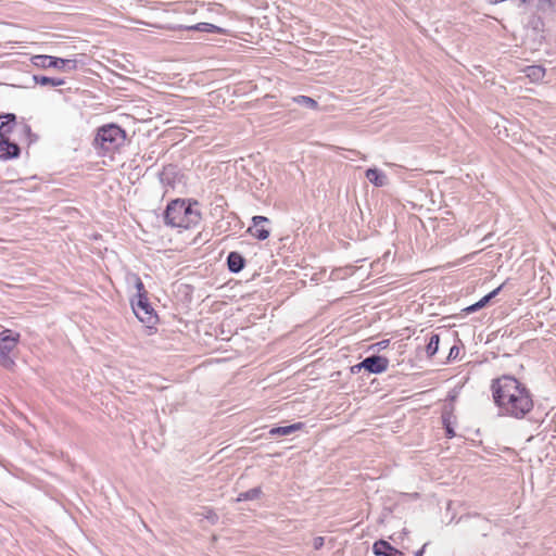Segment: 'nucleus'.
<instances>
[{
    "mask_svg": "<svg viewBox=\"0 0 556 556\" xmlns=\"http://www.w3.org/2000/svg\"><path fill=\"white\" fill-rule=\"evenodd\" d=\"M491 391L494 404L503 416L522 419L533 408L530 390L514 376L493 379Z\"/></svg>",
    "mask_w": 556,
    "mask_h": 556,
    "instance_id": "obj_1",
    "label": "nucleus"
},
{
    "mask_svg": "<svg viewBox=\"0 0 556 556\" xmlns=\"http://www.w3.org/2000/svg\"><path fill=\"white\" fill-rule=\"evenodd\" d=\"M197 206H199V202L195 200H172L163 213L164 224L173 228L189 229L195 227L202 219V214Z\"/></svg>",
    "mask_w": 556,
    "mask_h": 556,
    "instance_id": "obj_2",
    "label": "nucleus"
},
{
    "mask_svg": "<svg viewBox=\"0 0 556 556\" xmlns=\"http://www.w3.org/2000/svg\"><path fill=\"white\" fill-rule=\"evenodd\" d=\"M126 131L116 124H108L100 127L97 131L94 142L105 153H112L118 150L125 143Z\"/></svg>",
    "mask_w": 556,
    "mask_h": 556,
    "instance_id": "obj_3",
    "label": "nucleus"
},
{
    "mask_svg": "<svg viewBox=\"0 0 556 556\" xmlns=\"http://www.w3.org/2000/svg\"><path fill=\"white\" fill-rule=\"evenodd\" d=\"M31 63L39 68H56L62 72H72L77 68V61L71 59H62L52 55L38 54L31 58Z\"/></svg>",
    "mask_w": 556,
    "mask_h": 556,
    "instance_id": "obj_4",
    "label": "nucleus"
},
{
    "mask_svg": "<svg viewBox=\"0 0 556 556\" xmlns=\"http://www.w3.org/2000/svg\"><path fill=\"white\" fill-rule=\"evenodd\" d=\"M131 307L138 319L149 328L159 319L146 294L139 293L138 300L131 302Z\"/></svg>",
    "mask_w": 556,
    "mask_h": 556,
    "instance_id": "obj_5",
    "label": "nucleus"
},
{
    "mask_svg": "<svg viewBox=\"0 0 556 556\" xmlns=\"http://www.w3.org/2000/svg\"><path fill=\"white\" fill-rule=\"evenodd\" d=\"M389 359L386 356L379 354H372L364 358L361 363L351 367L353 374L359 372L362 369L368 374H381L387 370Z\"/></svg>",
    "mask_w": 556,
    "mask_h": 556,
    "instance_id": "obj_6",
    "label": "nucleus"
},
{
    "mask_svg": "<svg viewBox=\"0 0 556 556\" xmlns=\"http://www.w3.org/2000/svg\"><path fill=\"white\" fill-rule=\"evenodd\" d=\"M265 224H270L269 218L261 215L253 216L252 226L249 227L248 232L257 240H266L270 232L269 229L265 227Z\"/></svg>",
    "mask_w": 556,
    "mask_h": 556,
    "instance_id": "obj_7",
    "label": "nucleus"
},
{
    "mask_svg": "<svg viewBox=\"0 0 556 556\" xmlns=\"http://www.w3.org/2000/svg\"><path fill=\"white\" fill-rule=\"evenodd\" d=\"M505 283H502L501 286H498L497 288H495L494 290H492L491 292H489L488 294H485L484 296H482L478 302L465 307L463 309V313L465 315H469V314H472V313H476L484 307H486L488 305H490V303L492 302V300L498 295V293L501 292V290L503 289Z\"/></svg>",
    "mask_w": 556,
    "mask_h": 556,
    "instance_id": "obj_8",
    "label": "nucleus"
},
{
    "mask_svg": "<svg viewBox=\"0 0 556 556\" xmlns=\"http://www.w3.org/2000/svg\"><path fill=\"white\" fill-rule=\"evenodd\" d=\"M21 154V148L10 138L0 139V160L17 159Z\"/></svg>",
    "mask_w": 556,
    "mask_h": 556,
    "instance_id": "obj_9",
    "label": "nucleus"
},
{
    "mask_svg": "<svg viewBox=\"0 0 556 556\" xmlns=\"http://www.w3.org/2000/svg\"><path fill=\"white\" fill-rule=\"evenodd\" d=\"M372 552L376 556H404V553L386 540H378L372 545Z\"/></svg>",
    "mask_w": 556,
    "mask_h": 556,
    "instance_id": "obj_10",
    "label": "nucleus"
},
{
    "mask_svg": "<svg viewBox=\"0 0 556 556\" xmlns=\"http://www.w3.org/2000/svg\"><path fill=\"white\" fill-rule=\"evenodd\" d=\"M16 126V115L14 113H2L0 119V139L10 138L9 135Z\"/></svg>",
    "mask_w": 556,
    "mask_h": 556,
    "instance_id": "obj_11",
    "label": "nucleus"
},
{
    "mask_svg": "<svg viewBox=\"0 0 556 556\" xmlns=\"http://www.w3.org/2000/svg\"><path fill=\"white\" fill-rule=\"evenodd\" d=\"M226 263L230 273L238 274L245 267L247 262L241 253L231 251L227 255Z\"/></svg>",
    "mask_w": 556,
    "mask_h": 556,
    "instance_id": "obj_12",
    "label": "nucleus"
},
{
    "mask_svg": "<svg viewBox=\"0 0 556 556\" xmlns=\"http://www.w3.org/2000/svg\"><path fill=\"white\" fill-rule=\"evenodd\" d=\"M522 3L530 2L536 11L548 16L556 13V0H521Z\"/></svg>",
    "mask_w": 556,
    "mask_h": 556,
    "instance_id": "obj_13",
    "label": "nucleus"
},
{
    "mask_svg": "<svg viewBox=\"0 0 556 556\" xmlns=\"http://www.w3.org/2000/svg\"><path fill=\"white\" fill-rule=\"evenodd\" d=\"M304 422H294L288 426H278L269 429L268 433L270 437H285L290 435L304 428Z\"/></svg>",
    "mask_w": 556,
    "mask_h": 556,
    "instance_id": "obj_14",
    "label": "nucleus"
},
{
    "mask_svg": "<svg viewBox=\"0 0 556 556\" xmlns=\"http://www.w3.org/2000/svg\"><path fill=\"white\" fill-rule=\"evenodd\" d=\"M441 418H442V425H443V429L445 431L446 438H448V439L454 438L456 435L455 430H454V425L456 424V417L454 416V414L452 412L444 410L442 413Z\"/></svg>",
    "mask_w": 556,
    "mask_h": 556,
    "instance_id": "obj_15",
    "label": "nucleus"
},
{
    "mask_svg": "<svg viewBox=\"0 0 556 556\" xmlns=\"http://www.w3.org/2000/svg\"><path fill=\"white\" fill-rule=\"evenodd\" d=\"M18 339L20 333L5 329L0 334V348H14V345L17 344Z\"/></svg>",
    "mask_w": 556,
    "mask_h": 556,
    "instance_id": "obj_16",
    "label": "nucleus"
},
{
    "mask_svg": "<svg viewBox=\"0 0 556 556\" xmlns=\"http://www.w3.org/2000/svg\"><path fill=\"white\" fill-rule=\"evenodd\" d=\"M366 178L376 187H382L387 184V175L378 168H368Z\"/></svg>",
    "mask_w": 556,
    "mask_h": 556,
    "instance_id": "obj_17",
    "label": "nucleus"
},
{
    "mask_svg": "<svg viewBox=\"0 0 556 556\" xmlns=\"http://www.w3.org/2000/svg\"><path fill=\"white\" fill-rule=\"evenodd\" d=\"M33 79L35 84L40 86H50V87H58L65 84V80L63 78H56V77H49L45 75H34Z\"/></svg>",
    "mask_w": 556,
    "mask_h": 556,
    "instance_id": "obj_18",
    "label": "nucleus"
},
{
    "mask_svg": "<svg viewBox=\"0 0 556 556\" xmlns=\"http://www.w3.org/2000/svg\"><path fill=\"white\" fill-rule=\"evenodd\" d=\"M188 30H197V31H204V33H212V34H225L226 29L216 26L211 23H198L195 25L187 27Z\"/></svg>",
    "mask_w": 556,
    "mask_h": 556,
    "instance_id": "obj_19",
    "label": "nucleus"
},
{
    "mask_svg": "<svg viewBox=\"0 0 556 556\" xmlns=\"http://www.w3.org/2000/svg\"><path fill=\"white\" fill-rule=\"evenodd\" d=\"M16 350H0V364L2 367L12 370L15 366L14 354Z\"/></svg>",
    "mask_w": 556,
    "mask_h": 556,
    "instance_id": "obj_20",
    "label": "nucleus"
},
{
    "mask_svg": "<svg viewBox=\"0 0 556 556\" xmlns=\"http://www.w3.org/2000/svg\"><path fill=\"white\" fill-rule=\"evenodd\" d=\"M526 76L530 78L531 81H540L545 76V68L541 65H531L527 66L525 70Z\"/></svg>",
    "mask_w": 556,
    "mask_h": 556,
    "instance_id": "obj_21",
    "label": "nucleus"
},
{
    "mask_svg": "<svg viewBox=\"0 0 556 556\" xmlns=\"http://www.w3.org/2000/svg\"><path fill=\"white\" fill-rule=\"evenodd\" d=\"M263 494L261 486L252 488L248 491L240 492L238 496L236 497V502H244V501H254L261 497Z\"/></svg>",
    "mask_w": 556,
    "mask_h": 556,
    "instance_id": "obj_22",
    "label": "nucleus"
},
{
    "mask_svg": "<svg viewBox=\"0 0 556 556\" xmlns=\"http://www.w3.org/2000/svg\"><path fill=\"white\" fill-rule=\"evenodd\" d=\"M293 102L301 105V106H304L306 109H309V110H317L318 109V102L311 98V97H307V96H296L294 98H292Z\"/></svg>",
    "mask_w": 556,
    "mask_h": 556,
    "instance_id": "obj_23",
    "label": "nucleus"
},
{
    "mask_svg": "<svg viewBox=\"0 0 556 556\" xmlns=\"http://www.w3.org/2000/svg\"><path fill=\"white\" fill-rule=\"evenodd\" d=\"M529 25L536 31H543L544 23L540 15H533L529 21Z\"/></svg>",
    "mask_w": 556,
    "mask_h": 556,
    "instance_id": "obj_24",
    "label": "nucleus"
},
{
    "mask_svg": "<svg viewBox=\"0 0 556 556\" xmlns=\"http://www.w3.org/2000/svg\"><path fill=\"white\" fill-rule=\"evenodd\" d=\"M447 362L463 358L465 356V350H448Z\"/></svg>",
    "mask_w": 556,
    "mask_h": 556,
    "instance_id": "obj_25",
    "label": "nucleus"
},
{
    "mask_svg": "<svg viewBox=\"0 0 556 556\" xmlns=\"http://www.w3.org/2000/svg\"><path fill=\"white\" fill-rule=\"evenodd\" d=\"M440 344V334L432 333L429 338L428 343L425 345V348H439Z\"/></svg>",
    "mask_w": 556,
    "mask_h": 556,
    "instance_id": "obj_26",
    "label": "nucleus"
},
{
    "mask_svg": "<svg viewBox=\"0 0 556 556\" xmlns=\"http://www.w3.org/2000/svg\"><path fill=\"white\" fill-rule=\"evenodd\" d=\"M325 539L323 536H316L313 540V547L318 551L324 546Z\"/></svg>",
    "mask_w": 556,
    "mask_h": 556,
    "instance_id": "obj_27",
    "label": "nucleus"
},
{
    "mask_svg": "<svg viewBox=\"0 0 556 556\" xmlns=\"http://www.w3.org/2000/svg\"><path fill=\"white\" fill-rule=\"evenodd\" d=\"M389 340H381L371 344L366 345L365 348H388Z\"/></svg>",
    "mask_w": 556,
    "mask_h": 556,
    "instance_id": "obj_28",
    "label": "nucleus"
},
{
    "mask_svg": "<svg viewBox=\"0 0 556 556\" xmlns=\"http://www.w3.org/2000/svg\"><path fill=\"white\" fill-rule=\"evenodd\" d=\"M136 288H137V290H138V294H139V293H142V294H146V295H147V292H146V290H144L143 282L141 281V279H140V278H137Z\"/></svg>",
    "mask_w": 556,
    "mask_h": 556,
    "instance_id": "obj_29",
    "label": "nucleus"
},
{
    "mask_svg": "<svg viewBox=\"0 0 556 556\" xmlns=\"http://www.w3.org/2000/svg\"><path fill=\"white\" fill-rule=\"evenodd\" d=\"M428 543H425L421 548H419L416 553H415V556H422L424 553H425V549L427 547Z\"/></svg>",
    "mask_w": 556,
    "mask_h": 556,
    "instance_id": "obj_30",
    "label": "nucleus"
},
{
    "mask_svg": "<svg viewBox=\"0 0 556 556\" xmlns=\"http://www.w3.org/2000/svg\"><path fill=\"white\" fill-rule=\"evenodd\" d=\"M441 350H426L428 357L432 358L435 354H438Z\"/></svg>",
    "mask_w": 556,
    "mask_h": 556,
    "instance_id": "obj_31",
    "label": "nucleus"
},
{
    "mask_svg": "<svg viewBox=\"0 0 556 556\" xmlns=\"http://www.w3.org/2000/svg\"><path fill=\"white\" fill-rule=\"evenodd\" d=\"M24 132L27 135H31V129H30L29 125H27V124L24 125Z\"/></svg>",
    "mask_w": 556,
    "mask_h": 556,
    "instance_id": "obj_32",
    "label": "nucleus"
}]
</instances>
